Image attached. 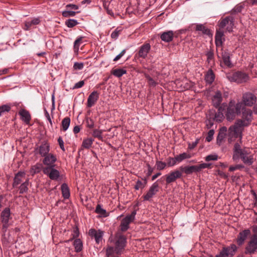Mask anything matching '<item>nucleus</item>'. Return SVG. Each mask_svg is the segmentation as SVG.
<instances>
[{"label":"nucleus","instance_id":"f257e3e1","mask_svg":"<svg viewBox=\"0 0 257 257\" xmlns=\"http://www.w3.org/2000/svg\"><path fill=\"white\" fill-rule=\"evenodd\" d=\"M126 243V236L120 231L111 235L107 241L106 256L110 257L114 254L120 255L124 251Z\"/></svg>","mask_w":257,"mask_h":257},{"label":"nucleus","instance_id":"a878e982","mask_svg":"<svg viewBox=\"0 0 257 257\" xmlns=\"http://www.w3.org/2000/svg\"><path fill=\"white\" fill-rule=\"evenodd\" d=\"M40 22L39 18H34L32 20L27 21L25 23L24 30H30L32 27L38 25Z\"/></svg>","mask_w":257,"mask_h":257},{"label":"nucleus","instance_id":"f8f14e48","mask_svg":"<svg viewBox=\"0 0 257 257\" xmlns=\"http://www.w3.org/2000/svg\"><path fill=\"white\" fill-rule=\"evenodd\" d=\"M242 119H238L237 120H241L243 122V127L248 126L251 122L252 118V111L251 109L246 108L243 106V109H241Z\"/></svg>","mask_w":257,"mask_h":257},{"label":"nucleus","instance_id":"603ef678","mask_svg":"<svg viewBox=\"0 0 257 257\" xmlns=\"http://www.w3.org/2000/svg\"><path fill=\"white\" fill-rule=\"evenodd\" d=\"M243 8L241 5H236L231 11V14H234L236 13H240Z\"/></svg>","mask_w":257,"mask_h":257},{"label":"nucleus","instance_id":"ea45409f","mask_svg":"<svg viewBox=\"0 0 257 257\" xmlns=\"http://www.w3.org/2000/svg\"><path fill=\"white\" fill-rule=\"evenodd\" d=\"M147 181L146 179H144L142 181L138 180L136 182V184L135 186V188L136 190L144 188L147 184Z\"/></svg>","mask_w":257,"mask_h":257},{"label":"nucleus","instance_id":"1a4fd4ad","mask_svg":"<svg viewBox=\"0 0 257 257\" xmlns=\"http://www.w3.org/2000/svg\"><path fill=\"white\" fill-rule=\"evenodd\" d=\"M136 213V211L134 210L131 214L127 215L125 218L122 219L119 231L121 232H125L128 229L129 225L134 220Z\"/></svg>","mask_w":257,"mask_h":257},{"label":"nucleus","instance_id":"0e129e2a","mask_svg":"<svg viewBox=\"0 0 257 257\" xmlns=\"http://www.w3.org/2000/svg\"><path fill=\"white\" fill-rule=\"evenodd\" d=\"M84 85V81L83 80L80 81L76 83L73 87V89H77L82 87Z\"/></svg>","mask_w":257,"mask_h":257},{"label":"nucleus","instance_id":"ddd939ff","mask_svg":"<svg viewBox=\"0 0 257 257\" xmlns=\"http://www.w3.org/2000/svg\"><path fill=\"white\" fill-rule=\"evenodd\" d=\"M256 101V97L252 93L246 92L242 95L241 102L243 106H251Z\"/></svg>","mask_w":257,"mask_h":257},{"label":"nucleus","instance_id":"09e8293b","mask_svg":"<svg viewBox=\"0 0 257 257\" xmlns=\"http://www.w3.org/2000/svg\"><path fill=\"white\" fill-rule=\"evenodd\" d=\"M167 165L168 166L172 167L175 166L178 162L177 160H176L175 157L172 158L169 157L167 159Z\"/></svg>","mask_w":257,"mask_h":257},{"label":"nucleus","instance_id":"3c124183","mask_svg":"<svg viewBox=\"0 0 257 257\" xmlns=\"http://www.w3.org/2000/svg\"><path fill=\"white\" fill-rule=\"evenodd\" d=\"M191 169L192 173L199 172L202 170L201 164L198 165L190 166Z\"/></svg>","mask_w":257,"mask_h":257},{"label":"nucleus","instance_id":"a19ab883","mask_svg":"<svg viewBox=\"0 0 257 257\" xmlns=\"http://www.w3.org/2000/svg\"><path fill=\"white\" fill-rule=\"evenodd\" d=\"M102 132L103 131L94 129L93 130L92 136L94 138L98 139L99 140H102Z\"/></svg>","mask_w":257,"mask_h":257},{"label":"nucleus","instance_id":"c9c22d12","mask_svg":"<svg viewBox=\"0 0 257 257\" xmlns=\"http://www.w3.org/2000/svg\"><path fill=\"white\" fill-rule=\"evenodd\" d=\"M93 140L90 138L84 139L81 146V150L83 148L89 149L90 148L93 143Z\"/></svg>","mask_w":257,"mask_h":257},{"label":"nucleus","instance_id":"72a5a7b5","mask_svg":"<svg viewBox=\"0 0 257 257\" xmlns=\"http://www.w3.org/2000/svg\"><path fill=\"white\" fill-rule=\"evenodd\" d=\"M178 169L180 172H181V175L182 177L183 176V173L185 174L186 175H189L192 173L190 166H181L178 168Z\"/></svg>","mask_w":257,"mask_h":257},{"label":"nucleus","instance_id":"bb28decb","mask_svg":"<svg viewBox=\"0 0 257 257\" xmlns=\"http://www.w3.org/2000/svg\"><path fill=\"white\" fill-rule=\"evenodd\" d=\"M222 100L221 93L220 91H217L212 98V103L216 107H219Z\"/></svg>","mask_w":257,"mask_h":257},{"label":"nucleus","instance_id":"9b49d317","mask_svg":"<svg viewBox=\"0 0 257 257\" xmlns=\"http://www.w3.org/2000/svg\"><path fill=\"white\" fill-rule=\"evenodd\" d=\"M218 58L221 57L224 64L227 67L231 68L233 66L230 60L229 53L223 50L222 46L219 47L218 51L216 50Z\"/></svg>","mask_w":257,"mask_h":257},{"label":"nucleus","instance_id":"de8ad7c7","mask_svg":"<svg viewBox=\"0 0 257 257\" xmlns=\"http://www.w3.org/2000/svg\"><path fill=\"white\" fill-rule=\"evenodd\" d=\"M244 166L242 164H237L235 166H231L229 168V171L230 172H233L237 170H241L244 168Z\"/></svg>","mask_w":257,"mask_h":257},{"label":"nucleus","instance_id":"cd10ccee","mask_svg":"<svg viewBox=\"0 0 257 257\" xmlns=\"http://www.w3.org/2000/svg\"><path fill=\"white\" fill-rule=\"evenodd\" d=\"M19 114L21 115L22 119L26 123H29L31 120V115L30 113L25 109H21L19 111Z\"/></svg>","mask_w":257,"mask_h":257},{"label":"nucleus","instance_id":"338daca9","mask_svg":"<svg viewBox=\"0 0 257 257\" xmlns=\"http://www.w3.org/2000/svg\"><path fill=\"white\" fill-rule=\"evenodd\" d=\"M119 32L120 31H118L117 29L115 30V31L111 33V37L112 39H116L119 35Z\"/></svg>","mask_w":257,"mask_h":257},{"label":"nucleus","instance_id":"473e14b6","mask_svg":"<svg viewBox=\"0 0 257 257\" xmlns=\"http://www.w3.org/2000/svg\"><path fill=\"white\" fill-rule=\"evenodd\" d=\"M61 191L63 197L67 199L70 196V192L69 188L66 184H63L61 185Z\"/></svg>","mask_w":257,"mask_h":257},{"label":"nucleus","instance_id":"a211bd4d","mask_svg":"<svg viewBox=\"0 0 257 257\" xmlns=\"http://www.w3.org/2000/svg\"><path fill=\"white\" fill-rule=\"evenodd\" d=\"M44 157L43 163L46 166V167H55V163L57 161L56 155L49 153Z\"/></svg>","mask_w":257,"mask_h":257},{"label":"nucleus","instance_id":"6e6552de","mask_svg":"<svg viewBox=\"0 0 257 257\" xmlns=\"http://www.w3.org/2000/svg\"><path fill=\"white\" fill-rule=\"evenodd\" d=\"M12 219L11 216V211L9 208H6L2 212L1 214V220L3 224L2 230L3 232H6L10 225L9 221Z\"/></svg>","mask_w":257,"mask_h":257},{"label":"nucleus","instance_id":"e2e57ef3","mask_svg":"<svg viewBox=\"0 0 257 257\" xmlns=\"http://www.w3.org/2000/svg\"><path fill=\"white\" fill-rule=\"evenodd\" d=\"M58 142L60 146V148L62 149L63 151H65V148L64 146V142L62 140V138L61 137H59L58 139Z\"/></svg>","mask_w":257,"mask_h":257},{"label":"nucleus","instance_id":"bf43d9fd","mask_svg":"<svg viewBox=\"0 0 257 257\" xmlns=\"http://www.w3.org/2000/svg\"><path fill=\"white\" fill-rule=\"evenodd\" d=\"M146 78L147 79L148 82L150 85L152 86H155L156 85V82L149 75H146Z\"/></svg>","mask_w":257,"mask_h":257},{"label":"nucleus","instance_id":"c03bdc74","mask_svg":"<svg viewBox=\"0 0 257 257\" xmlns=\"http://www.w3.org/2000/svg\"><path fill=\"white\" fill-rule=\"evenodd\" d=\"M11 109L9 105L5 104L0 106V116L6 112H9Z\"/></svg>","mask_w":257,"mask_h":257},{"label":"nucleus","instance_id":"58836bf2","mask_svg":"<svg viewBox=\"0 0 257 257\" xmlns=\"http://www.w3.org/2000/svg\"><path fill=\"white\" fill-rule=\"evenodd\" d=\"M70 118L68 117H65L62 121V126L63 131H66L69 126Z\"/></svg>","mask_w":257,"mask_h":257},{"label":"nucleus","instance_id":"393cba45","mask_svg":"<svg viewBox=\"0 0 257 257\" xmlns=\"http://www.w3.org/2000/svg\"><path fill=\"white\" fill-rule=\"evenodd\" d=\"M250 230L248 229L244 230L240 232L237 238V242L238 245H241L247 238V236L250 234Z\"/></svg>","mask_w":257,"mask_h":257},{"label":"nucleus","instance_id":"9d476101","mask_svg":"<svg viewBox=\"0 0 257 257\" xmlns=\"http://www.w3.org/2000/svg\"><path fill=\"white\" fill-rule=\"evenodd\" d=\"M237 250V246L232 244L230 246L223 247L220 252L214 257H232Z\"/></svg>","mask_w":257,"mask_h":257},{"label":"nucleus","instance_id":"f704fd0d","mask_svg":"<svg viewBox=\"0 0 257 257\" xmlns=\"http://www.w3.org/2000/svg\"><path fill=\"white\" fill-rule=\"evenodd\" d=\"M175 157L176 160H177V162L180 163L186 159L190 158L191 157V156L188 153H183L179 155H177Z\"/></svg>","mask_w":257,"mask_h":257},{"label":"nucleus","instance_id":"f03ea898","mask_svg":"<svg viewBox=\"0 0 257 257\" xmlns=\"http://www.w3.org/2000/svg\"><path fill=\"white\" fill-rule=\"evenodd\" d=\"M232 160L237 161L240 159L245 165L250 166L253 164L254 159L249 148L243 147L241 144L236 142L232 149Z\"/></svg>","mask_w":257,"mask_h":257},{"label":"nucleus","instance_id":"37998d69","mask_svg":"<svg viewBox=\"0 0 257 257\" xmlns=\"http://www.w3.org/2000/svg\"><path fill=\"white\" fill-rule=\"evenodd\" d=\"M82 37H79L75 41L74 43V51L75 52H78L79 46L82 42Z\"/></svg>","mask_w":257,"mask_h":257},{"label":"nucleus","instance_id":"4d7b16f0","mask_svg":"<svg viewBox=\"0 0 257 257\" xmlns=\"http://www.w3.org/2000/svg\"><path fill=\"white\" fill-rule=\"evenodd\" d=\"M206 55H207V61L209 63H210V62L211 61L213 60L214 53H213V51L210 50L209 51H208Z\"/></svg>","mask_w":257,"mask_h":257},{"label":"nucleus","instance_id":"dca6fc26","mask_svg":"<svg viewBox=\"0 0 257 257\" xmlns=\"http://www.w3.org/2000/svg\"><path fill=\"white\" fill-rule=\"evenodd\" d=\"M164 177L166 178L167 184H169L175 182L177 179L181 178L182 176L181 172H180L178 169L173 171L170 172L168 174L165 175Z\"/></svg>","mask_w":257,"mask_h":257},{"label":"nucleus","instance_id":"e433bc0d","mask_svg":"<svg viewBox=\"0 0 257 257\" xmlns=\"http://www.w3.org/2000/svg\"><path fill=\"white\" fill-rule=\"evenodd\" d=\"M95 212L97 214H100L103 217H107L108 216V213H107L105 209L102 208L100 204L97 205Z\"/></svg>","mask_w":257,"mask_h":257},{"label":"nucleus","instance_id":"6ab92c4d","mask_svg":"<svg viewBox=\"0 0 257 257\" xmlns=\"http://www.w3.org/2000/svg\"><path fill=\"white\" fill-rule=\"evenodd\" d=\"M88 234L89 236L95 238L96 243L99 244L102 239L104 231L91 228L89 230Z\"/></svg>","mask_w":257,"mask_h":257},{"label":"nucleus","instance_id":"c756f323","mask_svg":"<svg viewBox=\"0 0 257 257\" xmlns=\"http://www.w3.org/2000/svg\"><path fill=\"white\" fill-rule=\"evenodd\" d=\"M29 183V178H27L26 180L21 184V185L19 187L20 193L24 194L25 193H27L29 190L28 185Z\"/></svg>","mask_w":257,"mask_h":257},{"label":"nucleus","instance_id":"f3484780","mask_svg":"<svg viewBox=\"0 0 257 257\" xmlns=\"http://www.w3.org/2000/svg\"><path fill=\"white\" fill-rule=\"evenodd\" d=\"M151 50V45L149 43H145L139 48L138 53L136 54L139 57L145 59Z\"/></svg>","mask_w":257,"mask_h":257},{"label":"nucleus","instance_id":"6e6d98bb","mask_svg":"<svg viewBox=\"0 0 257 257\" xmlns=\"http://www.w3.org/2000/svg\"><path fill=\"white\" fill-rule=\"evenodd\" d=\"M156 165L158 170H162L165 168L166 164L161 161H157Z\"/></svg>","mask_w":257,"mask_h":257},{"label":"nucleus","instance_id":"4468645a","mask_svg":"<svg viewBox=\"0 0 257 257\" xmlns=\"http://www.w3.org/2000/svg\"><path fill=\"white\" fill-rule=\"evenodd\" d=\"M159 180L155 182L150 187L148 191L145 195L143 196L144 200L150 201L152 198L159 191L160 187L158 182Z\"/></svg>","mask_w":257,"mask_h":257},{"label":"nucleus","instance_id":"79ce46f5","mask_svg":"<svg viewBox=\"0 0 257 257\" xmlns=\"http://www.w3.org/2000/svg\"><path fill=\"white\" fill-rule=\"evenodd\" d=\"M74 245L76 252H79L81 250L82 244L79 239H76L74 240Z\"/></svg>","mask_w":257,"mask_h":257},{"label":"nucleus","instance_id":"052dcab7","mask_svg":"<svg viewBox=\"0 0 257 257\" xmlns=\"http://www.w3.org/2000/svg\"><path fill=\"white\" fill-rule=\"evenodd\" d=\"M125 50H123L118 55H117L113 59V61H117L119 60L125 53Z\"/></svg>","mask_w":257,"mask_h":257},{"label":"nucleus","instance_id":"b1692460","mask_svg":"<svg viewBox=\"0 0 257 257\" xmlns=\"http://www.w3.org/2000/svg\"><path fill=\"white\" fill-rule=\"evenodd\" d=\"M226 135H227V128L225 126L221 127L217 137V144L220 145Z\"/></svg>","mask_w":257,"mask_h":257},{"label":"nucleus","instance_id":"423d86ee","mask_svg":"<svg viewBox=\"0 0 257 257\" xmlns=\"http://www.w3.org/2000/svg\"><path fill=\"white\" fill-rule=\"evenodd\" d=\"M226 77L230 81H233L238 83H241L247 81L248 79V76L247 74L237 71L231 74H226Z\"/></svg>","mask_w":257,"mask_h":257},{"label":"nucleus","instance_id":"69168bd1","mask_svg":"<svg viewBox=\"0 0 257 257\" xmlns=\"http://www.w3.org/2000/svg\"><path fill=\"white\" fill-rule=\"evenodd\" d=\"M207 117H208V122L207 123V126L208 127V128H211L212 127V126L213 125V121L214 120H213V119H210V115L208 114V115H207Z\"/></svg>","mask_w":257,"mask_h":257},{"label":"nucleus","instance_id":"2eb2a0df","mask_svg":"<svg viewBox=\"0 0 257 257\" xmlns=\"http://www.w3.org/2000/svg\"><path fill=\"white\" fill-rule=\"evenodd\" d=\"M54 168L55 167H45L43 169V173L51 180H56L60 176V173Z\"/></svg>","mask_w":257,"mask_h":257},{"label":"nucleus","instance_id":"13d9d810","mask_svg":"<svg viewBox=\"0 0 257 257\" xmlns=\"http://www.w3.org/2000/svg\"><path fill=\"white\" fill-rule=\"evenodd\" d=\"M84 64L83 63L75 62L73 65V68L75 70H82Z\"/></svg>","mask_w":257,"mask_h":257},{"label":"nucleus","instance_id":"aec40b11","mask_svg":"<svg viewBox=\"0 0 257 257\" xmlns=\"http://www.w3.org/2000/svg\"><path fill=\"white\" fill-rule=\"evenodd\" d=\"M26 174L24 172H19L14 177L13 187L16 188L19 184H22L27 179Z\"/></svg>","mask_w":257,"mask_h":257},{"label":"nucleus","instance_id":"5fc2aeb1","mask_svg":"<svg viewBox=\"0 0 257 257\" xmlns=\"http://www.w3.org/2000/svg\"><path fill=\"white\" fill-rule=\"evenodd\" d=\"M214 134V131L213 130H210L207 135V137H206V141L208 142H210L212 141L213 138V135Z\"/></svg>","mask_w":257,"mask_h":257},{"label":"nucleus","instance_id":"0eeeda50","mask_svg":"<svg viewBox=\"0 0 257 257\" xmlns=\"http://www.w3.org/2000/svg\"><path fill=\"white\" fill-rule=\"evenodd\" d=\"M257 250V233L253 234L247 242L244 250L246 254H252Z\"/></svg>","mask_w":257,"mask_h":257},{"label":"nucleus","instance_id":"39448f33","mask_svg":"<svg viewBox=\"0 0 257 257\" xmlns=\"http://www.w3.org/2000/svg\"><path fill=\"white\" fill-rule=\"evenodd\" d=\"M243 109V104L241 102H235L234 100H231L228 103L226 111V119L231 121L241 112V109Z\"/></svg>","mask_w":257,"mask_h":257},{"label":"nucleus","instance_id":"774afa93","mask_svg":"<svg viewBox=\"0 0 257 257\" xmlns=\"http://www.w3.org/2000/svg\"><path fill=\"white\" fill-rule=\"evenodd\" d=\"M201 166L202 170L205 168L211 169L212 167L211 163H202Z\"/></svg>","mask_w":257,"mask_h":257},{"label":"nucleus","instance_id":"20e7f679","mask_svg":"<svg viewBox=\"0 0 257 257\" xmlns=\"http://www.w3.org/2000/svg\"><path fill=\"white\" fill-rule=\"evenodd\" d=\"M244 125L241 120H236L234 125L229 127L227 131V139L229 143H231L238 138L236 142L240 143V145L242 144V131Z\"/></svg>","mask_w":257,"mask_h":257},{"label":"nucleus","instance_id":"2f4dec72","mask_svg":"<svg viewBox=\"0 0 257 257\" xmlns=\"http://www.w3.org/2000/svg\"><path fill=\"white\" fill-rule=\"evenodd\" d=\"M214 78L215 75L212 70H209L205 75V79L206 81L209 84H211L214 80Z\"/></svg>","mask_w":257,"mask_h":257},{"label":"nucleus","instance_id":"c85d7f7f","mask_svg":"<svg viewBox=\"0 0 257 257\" xmlns=\"http://www.w3.org/2000/svg\"><path fill=\"white\" fill-rule=\"evenodd\" d=\"M173 33L172 31H170L164 32L161 36V38L162 41L166 42H169L171 41L173 38Z\"/></svg>","mask_w":257,"mask_h":257},{"label":"nucleus","instance_id":"4c0bfd02","mask_svg":"<svg viewBox=\"0 0 257 257\" xmlns=\"http://www.w3.org/2000/svg\"><path fill=\"white\" fill-rule=\"evenodd\" d=\"M195 29L196 31H201L203 34L206 35H209L210 34L209 30L201 24H197L196 26Z\"/></svg>","mask_w":257,"mask_h":257},{"label":"nucleus","instance_id":"a18cd8bd","mask_svg":"<svg viewBox=\"0 0 257 257\" xmlns=\"http://www.w3.org/2000/svg\"><path fill=\"white\" fill-rule=\"evenodd\" d=\"M78 24L77 21L74 19H69L65 22L66 25L69 28H72Z\"/></svg>","mask_w":257,"mask_h":257},{"label":"nucleus","instance_id":"680f3d73","mask_svg":"<svg viewBox=\"0 0 257 257\" xmlns=\"http://www.w3.org/2000/svg\"><path fill=\"white\" fill-rule=\"evenodd\" d=\"M217 175L224 179H227L228 177V175L220 170L217 171Z\"/></svg>","mask_w":257,"mask_h":257},{"label":"nucleus","instance_id":"7ed1b4c3","mask_svg":"<svg viewBox=\"0 0 257 257\" xmlns=\"http://www.w3.org/2000/svg\"><path fill=\"white\" fill-rule=\"evenodd\" d=\"M219 30H217L215 36V43L217 50L222 45L223 40L224 41L223 29L229 32L232 31L234 26V18L232 16H227L221 19L218 22Z\"/></svg>","mask_w":257,"mask_h":257},{"label":"nucleus","instance_id":"5701e85b","mask_svg":"<svg viewBox=\"0 0 257 257\" xmlns=\"http://www.w3.org/2000/svg\"><path fill=\"white\" fill-rule=\"evenodd\" d=\"M39 154L42 156L44 157L49 154L50 145L47 142L42 143L37 149Z\"/></svg>","mask_w":257,"mask_h":257},{"label":"nucleus","instance_id":"412c9836","mask_svg":"<svg viewBox=\"0 0 257 257\" xmlns=\"http://www.w3.org/2000/svg\"><path fill=\"white\" fill-rule=\"evenodd\" d=\"M99 97V93L97 91H93L88 97L87 107L90 108L93 106L96 103Z\"/></svg>","mask_w":257,"mask_h":257},{"label":"nucleus","instance_id":"7c9ffc66","mask_svg":"<svg viewBox=\"0 0 257 257\" xmlns=\"http://www.w3.org/2000/svg\"><path fill=\"white\" fill-rule=\"evenodd\" d=\"M111 73L117 77H120L123 74L126 73V70L124 69L117 68L113 69L111 71Z\"/></svg>","mask_w":257,"mask_h":257},{"label":"nucleus","instance_id":"4be33fe9","mask_svg":"<svg viewBox=\"0 0 257 257\" xmlns=\"http://www.w3.org/2000/svg\"><path fill=\"white\" fill-rule=\"evenodd\" d=\"M224 109L221 107H219L218 112L210 111L208 113L210 115V118L213 120H216L217 121H221L224 118L223 111Z\"/></svg>","mask_w":257,"mask_h":257},{"label":"nucleus","instance_id":"8fccbe9b","mask_svg":"<svg viewBox=\"0 0 257 257\" xmlns=\"http://www.w3.org/2000/svg\"><path fill=\"white\" fill-rule=\"evenodd\" d=\"M76 13L75 12L67 10L63 12L62 16L64 17L67 18L69 17H73L76 15Z\"/></svg>","mask_w":257,"mask_h":257},{"label":"nucleus","instance_id":"49530a36","mask_svg":"<svg viewBox=\"0 0 257 257\" xmlns=\"http://www.w3.org/2000/svg\"><path fill=\"white\" fill-rule=\"evenodd\" d=\"M204 159L206 162L217 161L218 159V156L216 154H210L206 156Z\"/></svg>","mask_w":257,"mask_h":257},{"label":"nucleus","instance_id":"864d4df0","mask_svg":"<svg viewBox=\"0 0 257 257\" xmlns=\"http://www.w3.org/2000/svg\"><path fill=\"white\" fill-rule=\"evenodd\" d=\"M86 123L87 126L89 128H92L94 127V123L93 120L90 118L87 117L86 118Z\"/></svg>","mask_w":257,"mask_h":257}]
</instances>
